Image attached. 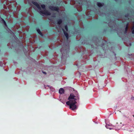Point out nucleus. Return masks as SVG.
<instances>
[{
    "mask_svg": "<svg viewBox=\"0 0 134 134\" xmlns=\"http://www.w3.org/2000/svg\"><path fill=\"white\" fill-rule=\"evenodd\" d=\"M79 98L78 94L74 95L73 93H70L68 98L69 101L66 102V104L69 106L70 108L74 110L77 107L75 104L77 103L76 101L79 100Z\"/></svg>",
    "mask_w": 134,
    "mask_h": 134,
    "instance_id": "1",
    "label": "nucleus"
},
{
    "mask_svg": "<svg viewBox=\"0 0 134 134\" xmlns=\"http://www.w3.org/2000/svg\"><path fill=\"white\" fill-rule=\"evenodd\" d=\"M41 8L44 10L43 11L40 10L39 13L40 14H42L48 15H50L51 14V13L47 10L46 9L45 5L44 4H43L41 5Z\"/></svg>",
    "mask_w": 134,
    "mask_h": 134,
    "instance_id": "2",
    "label": "nucleus"
},
{
    "mask_svg": "<svg viewBox=\"0 0 134 134\" xmlns=\"http://www.w3.org/2000/svg\"><path fill=\"white\" fill-rule=\"evenodd\" d=\"M102 43L100 44V46L102 48L103 50H105L106 49L107 50L108 46L107 45V42L104 40H102Z\"/></svg>",
    "mask_w": 134,
    "mask_h": 134,
    "instance_id": "3",
    "label": "nucleus"
},
{
    "mask_svg": "<svg viewBox=\"0 0 134 134\" xmlns=\"http://www.w3.org/2000/svg\"><path fill=\"white\" fill-rule=\"evenodd\" d=\"M48 8L49 9L58 12L59 10V8L58 6L54 7L51 5H50Z\"/></svg>",
    "mask_w": 134,
    "mask_h": 134,
    "instance_id": "4",
    "label": "nucleus"
},
{
    "mask_svg": "<svg viewBox=\"0 0 134 134\" xmlns=\"http://www.w3.org/2000/svg\"><path fill=\"white\" fill-rule=\"evenodd\" d=\"M76 28L77 29H79V30L75 31V32L77 34L79 35L80 34L83 30V28L80 27L79 25H78L76 27Z\"/></svg>",
    "mask_w": 134,
    "mask_h": 134,
    "instance_id": "5",
    "label": "nucleus"
},
{
    "mask_svg": "<svg viewBox=\"0 0 134 134\" xmlns=\"http://www.w3.org/2000/svg\"><path fill=\"white\" fill-rule=\"evenodd\" d=\"M60 29H61L63 32L65 36L67 39L68 40L69 38V35L65 31V30L62 28L61 26H59Z\"/></svg>",
    "mask_w": 134,
    "mask_h": 134,
    "instance_id": "6",
    "label": "nucleus"
},
{
    "mask_svg": "<svg viewBox=\"0 0 134 134\" xmlns=\"http://www.w3.org/2000/svg\"><path fill=\"white\" fill-rule=\"evenodd\" d=\"M38 9L41 10V7L40 6L39 4L37 2L34 1H32L31 2Z\"/></svg>",
    "mask_w": 134,
    "mask_h": 134,
    "instance_id": "7",
    "label": "nucleus"
},
{
    "mask_svg": "<svg viewBox=\"0 0 134 134\" xmlns=\"http://www.w3.org/2000/svg\"><path fill=\"white\" fill-rule=\"evenodd\" d=\"M97 4L98 7H102L104 5V3H101L99 2H98L97 3Z\"/></svg>",
    "mask_w": 134,
    "mask_h": 134,
    "instance_id": "8",
    "label": "nucleus"
},
{
    "mask_svg": "<svg viewBox=\"0 0 134 134\" xmlns=\"http://www.w3.org/2000/svg\"><path fill=\"white\" fill-rule=\"evenodd\" d=\"M64 90L62 88H60L59 90V93L60 94H62L64 92Z\"/></svg>",
    "mask_w": 134,
    "mask_h": 134,
    "instance_id": "9",
    "label": "nucleus"
},
{
    "mask_svg": "<svg viewBox=\"0 0 134 134\" xmlns=\"http://www.w3.org/2000/svg\"><path fill=\"white\" fill-rule=\"evenodd\" d=\"M57 24L59 25L62 22V19H59L57 20Z\"/></svg>",
    "mask_w": 134,
    "mask_h": 134,
    "instance_id": "10",
    "label": "nucleus"
},
{
    "mask_svg": "<svg viewBox=\"0 0 134 134\" xmlns=\"http://www.w3.org/2000/svg\"><path fill=\"white\" fill-rule=\"evenodd\" d=\"M36 30H37V32L38 33V34H39L40 35H41L42 36H43V35L42 34L40 30L39 29H37Z\"/></svg>",
    "mask_w": 134,
    "mask_h": 134,
    "instance_id": "11",
    "label": "nucleus"
},
{
    "mask_svg": "<svg viewBox=\"0 0 134 134\" xmlns=\"http://www.w3.org/2000/svg\"><path fill=\"white\" fill-rule=\"evenodd\" d=\"M64 27L66 32L68 31V28L67 25H65L64 26Z\"/></svg>",
    "mask_w": 134,
    "mask_h": 134,
    "instance_id": "12",
    "label": "nucleus"
},
{
    "mask_svg": "<svg viewBox=\"0 0 134 134\" xmlns=\"http://www.w3.org/2000/svg\"><path fill=\"white\" fill-rule=\"evenodd\" d=\"M83 41V42H82V43H81V44L83 45H85V44L87 42V41H85V40H84Z\"/></svg>",
    "mask_w": 134,
    "mask_h": 134,
    "instance_id": "13",
    "label": "nucleus"
},
{
    "mask_svg": "<svg viewBox=\"0 0 134 134\" xmlns=\"http://www.w3.org/2000/svg\"><path fill=\"white\" fill-rule=\"evenodd\" d=\"M131 30L132 34H134V27H133L132 28Z\"/></svg>",
    "mask_w": 134,
    "mask_h": 134,
    "instance_id": "14",
    "label": "nucleus"
},
{
    "mask_svg": "<svg viewBox=\"0 0 134 134\" xmlns=\"http://www.w3.org/2000/svg\"><path fill=\"white\" fill-rule=\"evenodd\" d=\"M129 16V14H126L125 15V17H126L128 19H129V18H128V17Z\"/></svg>",
    "mask_w": 134,
    "mask_h": 134,
    "instance_id": "15",
    "label": "nucleus"
},
{
    "mask_svg": "<svg viewBox=\"0 0 134 134\" xmlns=\"http://www.w3.org/2000/svg\"><path fill=\"white\" fill-rule=\"evenodd\" d=\"M129 25V23L128 22H127V24H126V27H127V28H128Z\"/></svg>",
    "mask_w": 134,
    "mask_h": 134,
    "instance_id": "16",
    "label": "nucleus"
},
{
    "mask_svg": "<svg viewBox=\"0 0 134 134\" xmlns=\"http://www.w3.org/2000/svg\"><path fill=\"white\" fill-rule=\"evenodd\" d=\"M128 28H127V27H125V33H126L127 32L128 30Z\"/></svg>",
    "mask_w": 134,
    "mask_h": 134,
    "instance_id": "17",
    "label": "nucleus"
},
{
    "mask_svg": "<svg viewBox=\"0 0 134 134\" xmlns=\"http://www.w3.org/2000/svg\"><path fill=\"white\" fill-rule=\"evenodd\" d=\"M4 25H5V27H7V24L6 22H5V21H4Z\"/></svg>",
    "mask_w": 134,
    "mask_h": 134,
    "instance_id": "18",
    "label": "nucleus"
},
{
    "mask_svg": "<svg viewBox=\"0 0 134 134\" xmlns=\"http://www.w3.org/2000/svg\"><path fill=\"white\" fill-rule=\"evenodd\" d=\"M1 21H2V23H3L4 24V21H5L2 18H1Z\"/></svg>",
    "mask_w": 134,
    "mask_h": 134,
    "instance_id": "19",
    "label": "nucleus"
},
{
    "mask_svg": "<svg viewBox=\"0 0 134 134\" xmlns=\"http://www.w3.org/2000/svg\"><path fill=\"white\" fill-rule=\"evenodd\" d=\"M131 99L132 100H134V97H132L131 98Z\"/></svg>",
    "mask_w": 134,
    "mask_h": 134,
    "instance_id": "20",
    "label": "nucleus"
},
{
    "mask_svg": "<svg viewBox=\"0 0 134 134\" xmlns=\"http://www.w3.org/2000/svg\"><path fill=\"white\" fill-rule=\"evenodd\" d=\"M43 73L44 74H46V72H43Z\"/></svg>",
    "mask_w": 134,
    "mask_h": 134,
    "instance_id": "21",
    "label": "nucleus"
},
{
    "mask_svg": "<svg viewBox=\"0 0 134 134\" xmlns=\"http://www.w3.org/2000/svg\"><path fill=\"white\" fill-rule=\"evenodd\" d=\"M22 44V47H23V48H24V46H23V44Z\"/></svg>",
    "mask_w": 134,
    "mask_h": 134,
    "instance_id": "22",
    "label": "nucleus"
},
{
    "mask_svg": "<svg viewBox=\"0 0 134 134\" xmlns=\"http://www.w3.org/2000/svg\"><path fill=\"white\" fill-rule=\"evenodd\" d=\"M130 46H131V43H130Z\"/></svg>",
    "mask_w": 134,
    "mask_h": 134,
    "instance_id": "23",
    "label": "nucleus"
},
{
    "mask_svg": "<svg viewBox=\"0 0 134 134\" xmlns=\"http://www.w3.org/2000/svg\"><path fill=\"white\" fill-rule=\"evenodd\" d=\"M133 117H134V115H133Z\"/></svg>",
    "mask_w": 134,
    "mask_h": 134,
    "instance_id": "24",
    "label": "nucleus"
},
{
    "mask_svg": "<svg viewBox=\"0 0 134 134\" xmlns=\"http://www.w3.org/2000/svg\"><path fill=\"white\" fill-rule=\"evenodd\" d=\"M67 53L66 52V54L67 55Z\"/></svg>",
    "mask_w": 134,
    "mask_h": 134,
    "instance_id": "25",
    "label": "nucleus"
}]
</instances>
